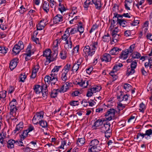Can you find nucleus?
Segmentation results:
<instances>
[{
  "label": "nucleus",
  "mask_w": 152,
  "mask_h": 152,
  "mask_svg": "<svg viewBox=\"0 0 152 152\" xmlns=\"http://www.w3.org/2000/svg\"><path fill=\"white\" fill-rule=\"evenodd\" d=\"M69 104L71 106H75L79 104V102L78 101H72L70 102Z\"/></svg>",
  "instance_id": "62"
},
{
  "label": "nucleus",
  "mask_w": 152,
  "mask_h": 152,
  "mask_svg": "<svg viewBox=\"0 0 152 152\" xmlns=\"http://www.w3.org/2000/svg\"><path fill=\"white\" fill-rule=\"evenodd\" d=\"M71 69H72V66H71V64H67L64 66V68L62 70V71L68 73L70 70H71Z\"/></svg>",
  "instance_id": "35"
},
{
  "label": "nucleus",
  "mask_w": 152,
  "mask_h": 152,
  "mask_svg": "<svg viewBox=\"0 0 152 152\" xmlns=\"http://www.w3.org/2000/svg\"><path fill=\"white\" fill-rule=\"evenodd\" d=\"M116 111L113 108H111L108 110L105 115L107 120L110 121L115 118Z\"/></svg>",
  "instance_id": "8"
},
{
  "label": "nucleus",
  "mask_w": 152,
  "mask_h": 152,
  "mask_svg": "<svg viewBox=\"0 0 152 152\" xmlns=\"http://www.w3.org/2000/svg\"><path fill=\"white\" fill-rule=\"evenodd\" d=\"M135 72L134 69H132L131 67L128 68L126 71V75L129 76L130 75H132Z\"/></svg>",
  "instance_id": "45"
},
{
  "label": "nucleus",
  "mask_w": 152,
  "mask_h": 152,
  "mask_svg": "<svg viewBox=\"0 0 152 152\" xmlns=\"http://www.w3.org/2000/svg\"><path fill=\"white\" fill-rule=\"evenodd\" d=\"M123 66V65L121 63L115 64L113 68V71L116 72L118 71Z\"/></svg>",
  "instance_id": "32"
},
{
  "label": "nucleus",
  "mask_w": 152,
  "mask_h": 152,
  "mask_svg": "<svg viewBox=\"0 0 152 152\" xmlns=\"http://www.w3.org/2000/svg\"><path fill=\"white\" fill-rule=\"evenodd\" d=\"M51 51L49 49L46 50L43 52V56L46 58V59L48 60L47 61H48L49 63L56 60V59L54 58H51Z\"/></svg>",
  "instance_id": "9"
},
{
  "label": "nucleus",
  "mask_w": 152,
  "mask_h": 152,
  "mask_svg": "<svg viewBox=\"0 0 152 152\" xmlns=\"http://www.w3.org/2000/svg\"><path fill=\"white\" fill-rule=\"evenodd\" d=\"M16 141L14 140H9L7 142V147L8 148L12 149L14 147V144H16Z\"/></svg>",
  "instance_id": "26"
},
{
  "label": "nucleus",
  "mask_w": 152,
  "mask_h": 152,
  "mask_svg": "<svg viewBox=\"0 0 152 152\" xmlns=\"http://www.w3.org/2000/svg\"><path fill=\"white\" fill-rule=\"evenodd\" d=\"M59 89H53L51 92L50 96L51 98H55L56 97L58 94V92H59Z\"/></svg>",
  "instance_id": "29"
},
{
  "label": "nucleus",
  "mask_w": 152,
  "mask_h": 152,
  "mask_svg": "<svg viewBox=\"0 0 152 152\" xmlns=\"http://www.w3.org/2000/svg\"><path fill=\"white\" fill-rule=\"evenodd\" d=\"M48 86L47 85H46L42 90V92H41L42 98L44 99H46L48 97Z\"/></svg>",
  "instance_id": "18"
},
{
  "label": "nucleus",
  "mask_w": 152,
  "mask_h": 152,
  "mask_svg": "<svg viewBox=\"0 0 152 152\" xmlns=\"http://www.w3.org/2000/svg\"><path fill=\"white\" fill-rule=\"evenodd\" d=\"M132 87L131 85L127 83H125L123 86L124 89L127 92H129L131 89Z\"/></svg>",
  "instance_id": "49"
},
{
  "label": "nucleus",
  "mask_w": 152,
  "mask_h": 152,
  "mask_svg": "<svg viewBox=\"0 0 152 152\" xmlns=\"http://www.w3.org/2000/svg\"><path fill=\"white\" fill-rule=\"evenodd\" d=\"M135 45L134 44L131 45L129 47V49H127L129 53H132L134 48Z\"/></svg>",
  "instance_id": "64"
},
{
  "label": "nucleus",
  "mask_w": 152,
  "mask_h": 152,
  "mask_svg": "<svg viewBox=\"0 0 152 152\" xmlns=\"http://www.w3.org/2000/svg\"><path fill=\"white\" fill-rule=\"evenodd\" d=\"M140 54L137 52L134 53L132 56V57L133 58H140Z\"/></svg>",
  "instance_id": "61"
},
{
  "label": "nucleus",
  "mask_w": 152,
  "mask_h": 152,
  "mask_svg": "<svg viewBox=\"0 0 152 152\" xmlns=\"http://www.w3.org/2000/svg\"><path fill=\"white\" fill-rule=\"evenodd\" d=\"M64 48L67 50L71 49L72 47V42L70 43L68 41L65 42Z\"/></svg>",
  "instance_id": "39"
},
{
  "label": "nucleus",
  "mask_w": 152,
  "mask_h": 152,
  "mask_svg": "<svg viewBox=\"0 0 152 152\" xmlns=\"http://www.w3.org/2000/svg\"><path fill=\"white\" fill-rule=\"evenodd\" d=\"M44 87L45 85H44L43 86H41L39 85H35L34 86L33 89L35 93L37 94H40L41 92H42Z\"/></svg>",
  "instance_id": "17"
},
{
  "label": "nucleus",
  "mask_w": 152,
  "mask_h": 152,
  "mask_svg": "<svg viewBox=\"0 0 152 152\" xmlns=\"http://www.w3.org/2000/svg\"><path fill=\"white\" fill-rule=\"evenodd\" d=\"M118 18L117 15L115 14H114V16L113 18V21L111 23L110 26V28L111 29V30L113 29L114 27L115 22L117 21V19Z\"/></svg>",
  "instance_id": "27"
},
{
  "label": "nucleus",
  "mask_w": 152,
  "mask_h": 152,
  "mask_svg": "<svg viewBox=\"0 0 152 152\" xmlns=\"http://www.w3.org/2000/svg\"><path fill=\"white\" fill-rule=\"evenodd\" d=\"M113 12H114L113 13L114 15L115 14L118 15L117 12L119 11V6L116 4H114V6L113 7Z\"/></svg>",
  "instance_id": "48"
},
{
  "label": "nucleus",
  "mask_w": 152,
  "mask_h": 152,
  "mask_svg": "<svg viewBox=\"0 0 152 152\" xmlns=\"http://www.w3.org/2000/svg\"><path fill=\"white\" fill-rule=\"evenodd\" d=\"M17 102L16 100L13 99L10 102L9 105L10 106H16L17 104Z\"/></svg>",
  "instance_id": "53"
},
{
  "label": "nucleus",
  "mask_w": 152,
  "mask_h": 152,
  "mask_svg": "<svg viewBox=\"0 0 152 152\" xmlns=\"http://www.w3.org/2000/svg\"><path fill=\"white\" fill-rule=\"evenodd\" d=\"M56 2L54 0H50V6L52 8H55L56 7Z\"/></svg>",
  "instance_id": "57"
},
{
  "label": "nucleus",
  "mask_w": 152,
  "mask_h": 152,
  "mask_svg": "<svg viewBox=\"0 0 152 152\" xmlns=\"http://www.w3.org/2000/svg\"><path fill=\"white\" fill-rule=\"evenodd\" d=\"M67 73L62 71L61 78V79L65 82L67 80V77L66 76Z\"/></svg>",
  "instance_id": "43"
},
{
  "label": "nucleus",
  "mask_w": 152,
  "mask_h": 152,
  "mask_svg": "<svg viewBox=\"0 0 152 152\" xmlns=\"http://www.w3.org/2000/svg\"><path fill=\"white\" fill-rule=\"evenodd\" d=\"M39 66V64H37L36 65H35L32 71L31 75V77L32 78H34L37 75V73L38 72Z\"/></svg>",
  "instance_id": "16"
},
{
  "label": "nucleus",
  "mask_w": 152,
  "mask_h": 152,
  "mask_svg": "<svg viewBox=\"0 0 152 152\" xmlns=\"http://www.w3.org/2000/svg\"><path fill=\"white\" fill-rule=\"evenodd\" d=\"M70 29V28H68L64 32V34L62 36V40L65 42L68 40V39L70 36L69 34V31Z\"/></svg>",
  "instance_id": "20"
},
{
  "label": "nucleus",
  "mask_w": 152,
  "mask_h": 152,
  "mask_svg": "<svg viewBox=\"0 0 152 152\" xmlns=\"http://www.w3.org/2000/svg\"><path fill=\"white\" fill-rule=\"evenodd\" d=\"M96 121L94 122V125L93 126V127L94 128L93 129H98L100 126H102L103 123L104 121L101 119H98L96 120Z\"/></svg>",
  "instance_id": "14"
},
{
  "label": "nucleus",
  "mask_w": 152,
  "mask_h": 152,
  "mask_svg": "<svg viewBox=\"0 0 152 152\" xmlns=\"http://www.w3.org/2000/svg\"><path fill=\"white\" fill-rule=\"evenodd\" d=\"M24 45L23 43L21 41H19L18 43L15 45L12 49V51L15 55L19 53L21 50L23 49Z\"/></svg>",
  "instance_id": "6"
},
{
  "label": "nucleus",
  "mask_w": 152,
  "mask_h": 152,
  "mask_svg": "<svg viewBox=\"0 0 152 152\" xmlns=\"http://www.w3.org/2000/svg\"><path fill=\"white\" fill-rule=\"evenodd\" d=\"M111 57L110 54L105 53L102 56L101 61L106 62H110L111 61Z\"/></svg>",
  "instance_id": "15"
},
{
  "label": "nucleus",
  "mask_w": 152,
  "mask_h": 152,
  "mask_svg": "<svg viewBox=\"0 0 152 152\" xmlns=\"http://www.w3.org/2000/svg\"><path fill=\"white\" fill-rule=\"evenodd\" d=\"M61 39H57L54 42L53 46V48H57L58 46V44H59L61 42Z\"/></svg>",
  "instance_id": "52"
},
{
  "label": "nucleus",
  "mask_w": 152,
  "mask_h": 152,
  "mask_svg": "<svg viewBox=\"0 0 152 152\" xmlns=\"http://www.w3.org/2000/svg\"><path fill=\"white\" fill-rule=\"evenodd\" d=\"M121 50V48L117 47H114L112 48L110 52V54L112 55H117L119 51Z\"/></svg>",
  "instance_id": "25"
},
{
  "label": "nucleus",
  "mask_w": 152,
  "mask_h": 152,
  "mask_svg": "<svg viewBox=\"0 0 152 152\" xmlns=\"http://www.w3.org/2000/svg\"><path fill=\"white\" fill-rule=\"evenodd\" d=\"M70 29L69 30V35L70 34L72 35L75 34V33L77 32V29L76 28H70Z\"/></svg>",
  "instance_id": "54"
},
{
  "label": "nucleus",
  "mask_w": 152,
  "mask_h": 152,
  "mask_svg": "<svg viewBox=\"0 0 152 152\" xmlns=\"http://www.w3.org/2000/svg\"><path fill=\"white\" fill-rule=\"evenodd\" d=\"M38 124H39V125L42 128H46L48 126V124L47 121L42 119L38 123Z\"/></svg>",
  "instance_id": "33"
},
{
  "label": "nucleus",
  "mask_w": 152,
  "mask_h": 152,
  "mask_svg": "<svg viewBox=\"0 0 152 152\" xmlns=\"http://www.w3.org/2000/svg\"><path fill=\"white\" fill-rule=\"evenodd\" d=\"M41 7L47 13H48L49 12L50 6L49 3L48 2L46 1H43L41 6Z\"/></svg>",
  "instance_id": "13"
},
{
  "label": "nucleus",
  "mask_w": 152,
  "mask_h": 152,
  "mask_svg": "<svg viewBox=\"0 0 152 152\" xmlns=\"http://www.w3.org/2000/svg\"><path fill=\"white\" fill-rule=\"evenodd\" d=\"M110 39V37L108 33H107L103 37V41L105 42H108Z\"/></svg>",
  "instance_id": "42"
},
{
  "label": "nucleus",
  "mask_w": 152,
  "mask_h": 152,
  "mask_svg": "<svg viewBox=\"0 0 152 152\" xmlns=\"http://www.w3.org/2000/svg\"><path fill=\"white\" fill-rule=\"evenodd\" d=\"M61 67V65L55 66L54 68L52 70V73L57 72L59 71L60 68Z\"/></svg>",
  "instance_id": "59"
},
{
  "label": "nucleus",
  "mask_w": 152,
  "mask_h": 152,
  "mask_svg": "<svg viewBox=\"0 0 152 152\" xmlns=\"http://www.w3.org/2000/svg\"><path fill=\"white\" fill-rule=\"evenodd\" d=\"M10 107V115H13V114H15L16 111L18 110V108L16 107V106L13 107L12 106Z\"/></svg>",
  "instance_id": "38"
},
{
  "label": "nucleus",
  "mask_w": 152,
  "mask_h": 152,
  "mask_svg": "<svg viewBox=\"0 0 152 152\" xmlns=\"http://www.w3.org/2000/svg\"><path fill=\"white\" fill-rule=\"evenodd\" d=\"M129 53L127 49L125 50L124 51H123L122 52L120 57L121 58L126 59L127 58Z\"/></svg>",
  "instance_id": "30"
},
{
  "label": "nucleus",
  "mask_w": 152,
  "mask_h": 152,
  "mask_svg": "<svg viewBox=\"0 0 152 152\" xmlns=\"http://www.w3.org/2000/svg\"><path fill=\"white\" fill-rule=\"evenodd\" d=\"M145 1V0H137V3L135 4V5L139 10L143 9V7H142V5Z\"/></svg>",
  "instance_id": "31"
},
{
  "label": "nucleus",
  "mask_w": 152,
  "mask_h": 152,
  "mask_svg": "<svg viewBox=\"0 0 152 152\" xmlns=\"http://www.w3.org/2000/svg\"><path fill=\"white\" fill-rule=\"evenodd\" d=\"M132 0H125L124 1L125 6V8L127 10H130V8L129 7L130 4L132 2Z\"/></svg>",
  "instance_id": "34"
},
{
  "label": "nucleus",
  "mask_w": 152,
  "mask_h": 152,
  "mask_svg": "<svg viewBox=\"0 0 152 152\" xmlns=\"http://www.w3.org/2000/svg\"><path fill=\"white\" fill-rule=\"evenodd\" d=\"M61 58L63 59H65L67 56V53L65 51L62 50L60 53Z\"/></svg>",
  "instance_id": "50"
},
{
  "label": "nucleus",
  "mask_w": 152,
  "mask_h": 152,
  "mask_svg": "<svg viewBox=\"0 0 152 152\" xmlns=\"http://www.w3.org/2000/svg\"><path fill=\"white\" fill-rule=\"evenodd\" d=\"M110 124L109 122L104 124L103 126L100 127L101 132L104 133L105 137L108 139L112 135V130L110 129Z\"/></svg>",
  "instance_id": "4"
},
{
  "label": "nucleus",
  "mask_w": 152,
  "mask_h": 152,
  "mask_svg": "<svg viewBox=\"0 0 152 152\" xmlns=\"http://www.w3.org/2000/svg\"><path fill=\"white\" fill-rule=\"evenodd\" d=\"M6 91H5L0 92V98H5L6 96Z\"/></svg>",
  "instance_id": "63"
},
{
  "label": "nucleus",
  "mask_w": 152,
  "mask_h": 152,
  "mask_svg": "<svg viewBox=\"0 0 152 152\" xmlns=\"http://www.w3.org/2000/svg\"><path fill=\"white\" fill-rule=\"evenodd\" d=\"M68 89V87L65 84L62 86L60 89H59V92L60 93H64Z\"/></svg>",
  "instance_id": "41"
},
{
  "label": "nucleus",
  "mask_w": 152,
  "mask_h": 152,
  "mask_svg": "<svg viewBox=\"0 0 152 152\" xmlns=\"http://www.w3.org/2000/svg\"><path fill=\"white\" fill-rule=\"evenodd\" d=\"M98 46L97 41L92 42L90 46H85L83 49V54L84 56L85 57L91 56L94 53Z\"/></svg>",
  "instance_id": "1"
},
{
  "label": "nucleus",
  "mask_w": 152,
  "mask_h": 152,
  "mask_svg": "<svg viewBox=\"0 0 152 152\" xmlns=\"http://www.w3.org/2000/svg\"><path fill=\"white\" fill-rule=\"evenodd\" d=\"M44 113L43 111L37 112L32 119V122L34 124H37L43 118Z\"/></svg>",
  "instance_id": "7"
},
{
  "label": "nucleus",
  "mask_w": 152,
  "mask_h": 152,
  "mask_svg": "<svg viewBox=\"0 0 152 152\" xmlns=\"http://www.w3.org/2000/svg\"><path fill=\"white\" fill-rule=\"evenodd\" d=\"M23 127L24 126L23 122H20L19 124L16 125V128L14 131V133H16L17 131H18L19 132L22 130Z\"/></svg>",
  "instance_id": "22"
},
{
  "label": "nucleus",
  "mask_w": 152,
  "mask_h": 152,
  "mask_svg": "<svg viewBox=\"0 0 152 152\" xmlns=\"http://www.w3.org/2000/svg\"><path fill=\"white\" fill-rule=\"evenodd\" d=\"M117 19V24H118L123 27H125L128 25V23L125 19Z\"/></svg>",
  "instance_id": "19"
},
{
  "label": "nucleus",
  "mask_w": 152,
  "mask_h": 152,
  "mask_svg": "<svg viewBox=\"0 0 152 152\" xmlns=\"http://www.w3.org/2000/svg\"><path fill=\"white\" fill-rule=\"evenodd\" d=\"M64 19L63 16L60 14H57L53 18V20L54 23H58L63 22Z\"/></svg>",
  "instance_id": "12"
},
{
  "label": "nucleus",
  "mask_w": 152,
  "mask_h": 152,
  "mask_svg": "<svg viewBox=\"0 0 152 152\" xmlns=\"http://www.w3.org/2000/svg\"><path fill=\"white\" fill-rule=\"evenodd\" d=\"M137 65V63L136 61H132L130 65V67L135 69Z\"/></svg>",
  "instance_id": "60"
},
{
  "label": "nucleus",
  "mask_w": 152,
  "mask_h": 152,
  "mask_svg": "<svg viewBox=\"0 0 152 152\" xmlns=\"http://www.w3.org/2000/svg\"><path fill=\"white\" fill-rule=\"evenodd\" d=\"M120 93V94L117 96L118 100L119 102L117 106L119 111L123 110L125 107V105L122 104L121 102L123 101H127L129 97V96L127 94H124L123 92H122Z\"/></svg>",
  "instance_id": "3"
},
{
  "label": "nucleus",
  "mask_w": 152,
  "mask_h": 152,
  "mask_svg": "<svg viewBox=\"0 0 152 152\" xmlns=\"http://www.w3.org/2000/svg\"><path fill=\"white\" fill-rule=\"evenodd\" d=\"M93 4L95 5V8L97 10H100L102 6L101 1L97 0H91Z\"/></svg>",
  "instance_id": "24"
},
{
  "label": "nucleus",
  "mask_w": 152,
  "mask_h": 152,
  "mask_svg": "<svg viewBox=\"0 0 152 152\" xmlns=\"http://www.w3.org/2000/svg\"><path fill=\"white\" fill-rule=\"evenodd\" d=\"M59 7L58 9V10L61 13L66 11V9L65 7L64 6L63 4H61V2H59Z\"/></svg>",
  "instance_id": "47"
},
{
  "label": "nucleus",
  "mask_w": 152,
  "mask_h": 152,
  "mask_svg": "<svg viewBox=\"0 0 152 152\" xmlns=\"http://www.w3.org/2000/svg\"><path fill=\"white\" fill-rule=\"evenodd\" d=\"M8 48L0 46V53L5 54L7 52Z\"/></svg>",
  "instance_id": "55"
},
{
  "label": "nucleus",
  "mask_w": 152,
  "mask_h": 152,
  "mask_svg": "<svg viewBox=\"0 0 152 152\" xmlns=\"http://www.w3.org/2000/svg\"><path fill=\"white\" fill-rule=\"evenodd\" d=\"M81 66H80L77 64L75 63L72 67L71 71H72L73 72H76L79 69L81 68Z\"/></svg>",
  "instance_id": "37"
},
{
  "label": "nucleus",
  "mask_w": 152,
  "mask_h": 152,
  "mask_svg": "<svg viewBox=\"0 0 152 152\" xmlns=\"http://www.w3.org/2000/svg\"><path fill=\"white\" fill-rule=\"evenodd\" d=\"M83 60L84 58H83L80 57L75 63L77 64L79 66H82L81 64L82 63Z\"/></svg>",
  "instance_id": "58"
},
{
  "label": "nucleus",
  "mask_w": 152,
  "mask_h": 152,
  "mask_svg": "<svg viewBox=\"0 0 152 152\" xmlns=\"http://www.w3.org/2000/svg\"><path fill=\"white\" fill-rule=\"evenodd\" d=\"M51 78H52L50 77V76L49 75L46 76L45 77L44 79L45 83H46V82H47L49 84L50 82H51V85L53 87H54V86H58V85L56 84L58 81V78H57V80H55Z\"/></svg>",
  "instance_id": "10"
},
{
  "label": "nucleus",
  "mask_w": 152,
  "mask_h": 152,
  "mask_svg": "<svg viewBox=\"0 0 152 152\" xmlns=\"http://www.w3.org/2000/svg\"><path fill=\"white\" fill-rule=\"evenodd\" d=\"M45 25V23L44 22V20H42L37 25V30H42L44 28Z\"/></svg>",
  "instance_id": "21"
},
{
  "label": "nucleus",
  "mask_w": 152,
  "mask_h": 152,
  "mask_svg": "<svg viewBox=\"0 0 152 152\" xmlns=\"http://www.w3.org/2000/svg\"><path fill=\"white\" fill-rule=\"evenodd\" d=\"M28 132L26 130H24L23 133L20 135L21 140H23L28 135Z\"/></svg>",
  "instance_id": "46"
},
{
  "label": "nucleus",
  "mask_w": 152,
  "mask_h": 152,
  "mask_svg": "<svg viewBox=\"0 0 152 152\" xmlns=\"http://www.w3.org/2000/svg\"><path fill=\"white\" fill-rule=\"evenodd\" d=\"M139 107L140 112L143 113L146 108L145 104L143 102H142L140 104Z\"/></svg>",
  "instance_id": "51"
},
{
  "label": "nucleus",
  "mask_w": 152,
  "mask_h": 152,
  "mask_svg": "<svg viewBox=\"0 0 152 152\" xmlns=\"http://www.w3.org/2000/svg\"><path fill=\"white\" fill-rule=\"evenodd\" d=\"M31 46L30 44H29L26 49V53H24V54H28V55H31V53L32 54H34L33 52H32L31 50Z\"/></svg>",
  "instance_id": "44"
},
{
  "label": "nucleus",
  "mask_w": 152,
  "mask_h": 152,
  "mask_svg": "<svg viewBox=\"0 0 152 152\" xmlns=\"http://www.w3.org/2000/svg\"><path fill=\"white\" fill-rule=\"evenodd\" d=\"M152 135V129H149L146 130L145 133L141 132L138 133L136 138L137 140H140L144 138L145 140H148L151 139V136Z\"/></svg>",
  "instance_id": "5"
},
{
  "label": "nucleus",
  "mask_w": 152,
  "mask_h": 152,
  "mask_svg": "<svg viewBox=\"0 0 152 152\" xmlns=\"http://www.w3.org/2000/svg\"><path fill=\"white\" fill-rule=\"evenodd\" d=\"M99 141L97 139L91 140L89 145V152H98L100 151L101 148L99 146Z\"/></svg>",
  "instance_id": "2"
},
{
  "label": "nucleus",
  "mask_w": 152,
  "mask_h": 152,
  "mask_svg": "<svg viewBox=\"0 0 152 152\" xmlns=\"http://www.w3.org/2000/svg\"><path fill=\"white\" fill-rule=\"evenodd\" d=\"M10 117L9 120L12 121H17L18 120L17 117L18 116V114H17L16 113L15 114H13V115H10Z\"/></svg>",
  "instance_id": "40"
},
{
  "label": "nucleus",
  "mask_w": 152,
  "mask_h": 152,
  "mask_svg": "<svg viewBox=\"0 0 152 152\" xmlns=\"http://www.w3.org/2000/svg\"><path fill=\"white\" fill-rule=\"evenodd\" d=\"M85 142V139L84 138H78L77 140L76 144L79 146H82Z\"/></svg>",
  "instance_id": "28"
},
{
  "label": "nucleus",
  "mask_w": 152,
  "mask_h": 152,
  "mask_svg": "<svg viewBox=\"0 0 152 152\" xmlns=\"http://www.w3.org/2000/svg\"><path fill=\"white\" fill-rule=\"evenodd\" d=\"M102 88L101 87H93L91 88V91H93V92L94 93H95L96 92L99 91Z\"/></svg>",
  "instance_id": "56"
},
{
  "label": "nucleus",
  "mask_w": 152,
  "mask_h": 152,
  "mask_svg": "<svg viewBox=\"0 0 152 152\" xmlns=\"http://www.w3.org/2000/svg\"><path fill=\"white\" fill-rule=\"evenodd\" d=\"M88 81L83 80H80V82H77L76 84L83 88H86L88 85Z\"/></svg>",
  "instance_id": "23"
},
{
  "label": "nucleus",
  "mask_w": 152,
  "mask_h": 152,
  "mask_svg": "<svg viewBox=\"0 0 152 152\" xmlns=\"http://www.w3.org/2000/svg\"><path fill=\"white\" fill-rule=\"evenodd\" d=\"M68 141V138H64L62 140L61 142V145L58 147L59 149H64V145H66L67 142Z\"/></svg>",
  "instance_id": "36"
},
{
  "label": "nucleus",
  "mask_w": 152,
  "mask_h": 152,
  "mask_svg": "<svg viewBox=\"0 0 152 152\" xmlns=\"http://www.w3.org/2000/svg\"><path fill=\"white\" fill-rule=\"evenodd\" d=\"M18 60V58H15L10 61V68L11 70H13L16 67Z\"/></svg>",
  "instance_id": "11"
}]
</instances>
